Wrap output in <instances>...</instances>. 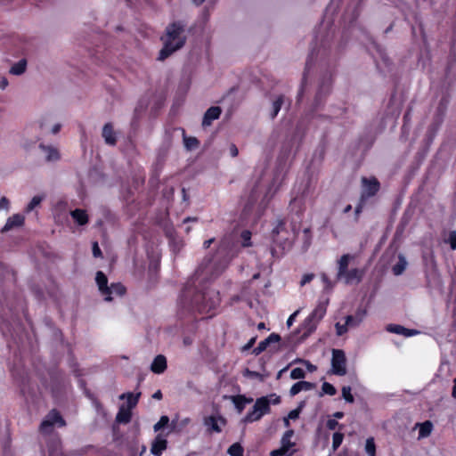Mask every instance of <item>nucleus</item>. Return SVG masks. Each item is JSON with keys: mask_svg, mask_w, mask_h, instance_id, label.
<instances>
[{"mask_svg": "<svg viewBox=\"0 0 456 456\" xmlns=\"http://www.w3.org/2000/svg\"><path fill=\"white\" fill-rule=\"evenodd\" d=\"M184 28L180 23H172L162 37L164 47L159 53V60H164L172 53L180 49L185 43Z\"/></svg>", "mask_w": 456, "mask_h": 456, "instance_id": "nucleus-1", "label": "nucleus"}, {"mask_svg": "<svg viewBox=\"0 0 456 456\" xmlns=\"http://www.w3.org/2000/svg\"><path fill=\"white\" fill-rule=\"evenodd\" d=\"M280 396L275 394L256 399L252 411L247 414L244 420L246 422L259 420L265 414H267L270 411L271 404H278L280 403Z\"/></svg>", "mask_w": 456, "mask_h": 456, "instance_id": "nucleus-2", "label": "nucleus"}, {"mask_svg": "<svg viewBox=\"0 0 456 456\" xmlns=\"http://www.w3.org/2000/svg\"><path fill=\"white\" fill-rule=\"evenodd\" d=\"M331 372L338 376L346 374V358L345 353L340 349L332 350Z\"/></svg>", "mask_w": 456, "mask_h": 456, "instance_id": "nucleus-3", "label": "nucleus"}, {"mask_svg": "<svg viewBox=\"0 0 456 456\" xmlns=\"http://www.w3.org/2000/svg\"><path fill=\"white\" fill-rule=\"evenodd\" d=\"M327 303H320L312 314L305 319L304 326L308 332H312L315 330L318 322L323 318L326 314Z\"/></svg>", "mask_w": 456, "mask_h": 456, "instance_id": "nucleus-4", "label": "nucleus"}, {"mask_svg": "<svg viewBox=\"0 0 456 456\" xmlns=\"http://www.w3.org/2000/svg\"><path fill=\"white\" fill-rule=\"evenodd\" d=\"M55 424L60 427H64L66 425L61 416L56 411H52L42 421L40 425V431L43 433H49L52 431V428Z\"/></svg>", "mask_w": 456, "mask_h": 456, "instance_id": "nucleus-5", "label": "nucleus"}, {"mask_svg": "<svg viewBox=\"0 0 456 456\" xmlns=\"http://www.w3.org/2000/svg\"><path fill=\"white\" fill-rule=\"evenodd\" d=\"M205 426L208 430L216 433H220L222 428L225 426L226 420L221 416H209L204 419Z\"/></svg>", "mask_w": 456, "mask_h": 456, "instance_id": "nucleus-6", "label": "nucleus"}, {"mask_svg": "<svg viewBox=\"0 0 456 456\" xmlns=\"http://www.w3.org/2000/svg\"><path fill=\"white\" fill-rule=\"evenodd\" d=\"M363 184V194L362 196L371 197L377 193L379 189V183L377 179H366L362 178V180Z\"/></svg>", "mask_w": 456, "mask_h": 456, "instance_id": "nucleus-7", "label": "nucleus"}, {"mask_svg": "<svg viewBox=\"0 0 456 456\" xmlns=\"http://www.w3.org/2000/svg\"><path fill=\"white\" fill-rule=\"evenodd\" d=\"M362 271L354 268L347 270L346 273L341 275L339 279L344 280L346 284L358 283L362 280Z\"/></svg>", "mask_w": 456, "mask_h": 456, "instance_id": "nucleus-8", "label": "nucleus"}, {"mask_svg": "<svg viewBox=\"0 0 456 456\" xmlns=\"http://www.w3.org/2000/svg\"><path fill=\"white\" fill-rule=\"evenodd\" d=\"M24 216L22 215H20V214H15L12 216H10L4 226L3 227L2 229V232H8L15 227H20L23 224H24Z\"/></svg>", "mask_w": 456, "mask_h": 456, "instance_id": "nucleus-9", "label": "nucleus"}, {"mask_svg": "<svg viewBox=\"0 0 456 456\" xmlns=\"http://www.w3.org/2000/svg\"><path fill=\"white\" fill-rule=\"evenodd\" d=\"M167 448V440L160 435L157 436L153 441L151 448V452L155 456H160L162 452Z\"/></svg>", "mask_w": 456, "mask_h": 456, "instance_id": "nucleus-10", "label": "nucleus"}, {"mask_svg": "<svg viewBox=\"0 0 456 456\" xmlns=\"http://www.w3.org/2000/svg\"><path fill=\"white\" fill-rule=\"evenodd\" d=\"M280 339L281 338L279 335L273 333L267 338L261 341L258 344V346L253 350V353L255 354H259L260 353L265 351L271 343H278Z\"/></svg>", "mask_w": 456, "mask_h": 456, "instance_id": "nucleus-11", "label": "nucleus"}, {"mask_svg": "<svg viewBox=\"0 0 456 456\" xmlns=\"http://www.w3.org/2000/svg\"><path fill=\"white\" fill-rule=\"evenodd\" d=\"M125 292H126V289L122 284L115 283V284H111L110 287L105 288V293L103 295L106 296L105 297L106 301H110L112 299L111 295L122 296L125 294Z\"/></svg>", "mask_w": 456, "mask_h": 456, "instance_id": "nucleus-12", "label": "nucleus"}, {"mask_svg": "<svg viewBox=\"0 0 456 456\" xmlns=\"http://www.w3.org/2000/svg\"><path fill=\"white\" fill-rule=\"evenodd\" d=\"M167 369V360L166 357L162 354H159L155 357L153 360L151 370L154 373L160 374L165 371Z\"/></svg>", "mask_w": 456, "mask_h": 456, "instance_id": "nucleus-13", "label": "nucleus"}, {"mask_svg": "<svg viewBox=\"0 0 456 456\" xmlns=\"http://www.w3.org/2000/svg\"><path fill=\"white\" fill-rule=\"evenodd\" d=\"M221 112L222 111L219 107L209 108L204 115L202 125L204 126H209L213 120L217 119L219 118Z\"/></svg>", "mask_w": 456, "mask_h": 456, "instance_id": "nucleus-14", "label": "nucleus"}, {"mask_svg": "<svg viewBox=\"0 0 456 456\" xmlns=\"http://www.w3.org/2000/svg\"><path fill=\"white\" fill-rule=\"evenodd\" d=\"M39 147L47 161H57L60 159V153L56 148L44 144H40Z\"/></svg>", "mask_w": 456, "mask_h": 456, "instance_id": "nucleus-15", "label": "nucleus"}, {"mask_svg": "<svg viewBox=\"0 0 456 456\" xmlns=\"http://www.w3.org/2000/svg\"><path fill=\"white\" fill-rule=\"evenodd\" d=\"M70 216L78 225H86L89 221L88 215L84 209L77 208L70 212Z\"/></svg>", "mask_w": 456, "mask_h": 456, "instance_id": "nucleus-16", "label": "nucleus"}, {"mask_svg": "<svg viewBox=\"0 0 456 456\" xmlns=\"http://www.w3.org/2000/svg\"><path fill=\"white\" fill-rule=\"evenodd\" d=\"M102 137L109 145H115L117 142L115 132L110 124H105L102 128Z\"/></svg>", "mask_w": 456, "mask_h": 456, "instance_id": "nucleus-17", "label": "nucleus"}, {"mask_svg": "<svg viewBox=\"0 0 456 456\" xmlns=\"http://www.w3.org/2000/svg\"><path fill=\"white\" fill-rule=\"evenodd\" d=\"M387 330L389 332L395 333V334H400V335H403L404 337H411V336L419 334L418 330L406 329V328H404V327H403L401 325H389L387 328Z\"/></svg>", "mask_w": 456, "mask_h": 456, "instance_id": "nucleus-18", "label": "nucleus"}, {"mask_svg": "<svg viewBox=\"0 0 456 456\" xmlns=\"http://www.w3.org/2000/svg\"><path fill=\"white\" fill-rule=\"evenodd\" d=\"M416 427L419 428V440L429 436L433 430V424L429 420H426L422 423H417Z\"/></svg>", "mask_w": 456, "mask_h": 456, "instance_id": "nucleus-19", "label": "nucleus"}, {"mask_svg": "<svg viewBox=\"0 0 456 456\" xmlns=\"http://www.w3.org/2000/svg\"><path fill=\"white\" fill-rule=\"evenodd\" d=\"M314 387V385L307 382V381H298L296 384H294L290 390L289 394L291 396H294L300 393L301 391H309Z\"/></svg>", "mask_w": 456, "mask_h": 456, "instance_id": "nucleus-20", "label": "nucleus"}, {"mask_svg": "<svg viewBox=\"0 0 456 456\" xmlns=\"http://www.w3.org/2000/svg\"><path fill=\"white\" fill-rule=\"evenodd\" d=\"M354 259V256L346 254L343 255L338 260V278H340L341 275L346 273L349 262Z\"/></svg>", "mask_w": 456, "mask_h": 456, "instance_id": "nucleus-21", "label": "nucleus"}, {"mask_svg": "<svg viewBox=\"0 0 456 456\" xmlns=\"http://www.w3.org/2000/svg\"><path fill=\"white\" fill-rule=\"evenodd\" d=\"M131 409L126 407V405H121L116 416V420L118 423H128L131 419Z\"/></svg>", "mask_w": 456, "mask_h": 456, "instance_id": "nucleus-22", "label": "nucleus"}, {"mask_svg": "<svg viewBox=\"0 0 456 456\" xmlns=\"http://www.w3.org/2000/svg\"><path fill=\"white\" fill-rule=\"evenodd\" d=\"M364 315V312H357L354 315L346 316V325L351 328L357 327L362 322Z\"/></svg>", "mask_w": 456, "mask_h": 456, "instance_id": "nucleus-23", "label": "nucleus"}, {"mask_svg": "<svg viewBox=\"0 0 456 456\" xmlns=\"http://www.w3.org/2000/svg\"><path fill=\"white\" fill-rule=\"evenodd\" d=\"M26 68L27 61L25 60H20L11 67L10 73L15 76H20L26 71Z\"/></svg>", "mask_w": 456, "mask_h": 456, "instance_id": "nucleus-24", "label": "nucleus"}, {"mask_svg": "<svg viewBox=\"0 0 456 456\" xmlns=\"http://www.w3.org/2000/svg\"><path fill=\"white\" fill-rule=\"evenodd\" d=\"M139 396H140V393H138L137 395H134L132 393H128V394H122L119 396V398L120 399L126 398L127 405H126V407H127V408L132 410L137 404Z\"/></svg>", "mask_w": 456, "mask_h": 456, "instance_id": "nucleus-25", "label": "nucleus"}, {"mask_svg": "<svg viewBox=\"0 0 456 456\" xmlns=\"http://www.w3.org/2000/svg\"><path fill=\"white\" fill-rule=\"evenodd\" d=\"M95 280H96V283L99 287V289L101 290V292L102 294H104L105 288H108V286H107L108 279H107L106 275L102 272L99 271L96 273Z\"/></svg>", "mask_w": 456, "mask_h": 456, "instance_id": "nucleus-26", "label": "nucleus"}, {"mask_svg": "<svg viewBox=\"0 0 456 456\" xmlns=\"http://www.w3.org/2000/svg\"><path fill=\"white\" fill-rule=\"evenodd\" d=\"M293 436V431L292 430H289L287 431L282 438H281V447H283L284 449H286L288 452L290 451V449L292 448V446L294 445V444L291 442V438Z\"/></svg>", "mask_w": 456, "mask_h": 456, "instance_id": "nucleus-27", "label": "nucleus"}, {"mask_svg": "<svg viewBox=\"0 0 456 456\" xmlns=\"http://www.w3.org/2000/svg\"><path fill=\"white\" fill-rule=\"evenodd\" d=\"M407 266V261L403 256H399V262L393 267L395 275L401 274Z\"/></svg>", "mask_w": 456, "mask_h": 456, "instance_id": "nucleus-28", "label": "nucleus"}, {"mask_svg": "<svg viewBox=\"0 0 456 456\" xmlns=\"http://www.w3.org/2000/svg\"><path fill=\"white\" fill-rule=\"evenodd\" d=\"M227 452L230 456H243V448L240 444L235 443L229 447Z\"/></svg>", "mask_w": 456, "mask_h": 456, "instance_id": "nucleus-29", "label": "nucleus"}, {"mask_svg": "<svg viewBox=\"0 0 456 456\" xmlns=\"http://www.w3.org/2000/svg\"><path fill=\"white\" fill-rule=\"evenodd\" d=\"M365 451L369 456H376V445L374 438L370 437L366 440Z\"/></svg>", "mask_w": 456, "mask_h": 456, "instance_id": "nucleus-30", "label": "nucleus"}, {"mask_svg": "<svg viewBox=\"0 0 456 456\" xmlns=\"http://www.w3.org/2000/svg\"><path fill=\"white\" fill-rule=\"evenodd\" d=\"M250 401L246 399L244 396L242 395H240V396H237V397H234L233 398V403L234 404L236 405V407L238 408L239 411H242L245 404L247 403H249Z\"/></svg>", "mask_w": 456, "mask_h": 456, "instance_id": "nucleus-31", "label": "nucleus"}, {"mask_svg": "<svg viewBox=\"0 0 456 456\" xmlns=\"http://www.w3.org/2000/svg\"><path fill=\"white\" fill-rule=\"evenodd\" d=\"M282 102H283V97L282 96H279L273 103V113H272V118H275L277 116V114L279 113L281 108V105H282Z\"/></svg>", "mask_w": 456, "mask_h": 456, "instance_id": "nucleus-32", "label": "nucleus"}, {"mask_svg": "<svg viewBox=\"0 0 456 456\" xmlns=\"http://www.w3.org/2000/svg\"><path fill=\"white\" fill-rule=\"evenodd\" d=\"M184 144L187 149L191 150L199 146V141L195 137H184Z\"/></svg>", "mask_w": 456, "mask_h": 456, "instance_id": "nucleus-33", "label": "nucleus"}, {"mask_svg": "<svg viewBox=\"0 0 456 456\" xmlns=\"http://www.w3.org/2000/svg\"><path fill=\"white\" fill-rule=\"evenodd\" d=\"M322 390L324 394H327L329 395H334L337 393L336 388L333 385L324 382L322 386Z\"/></svg>", "mask_w": 456, "mask_h": 456, "instance_id": "nucleus-34", "label": "nucleus"}, {"mask_svg": "<svg viewBox=\"0 0 456 456\" xmlns=\"http://www.w3.org/2000/svg\"><path fill=\"white\" fill-rule=\"evenodd\" d=\"M342 396L343 398L348 402L353 403L354 402V396L351 393V387H342Z\"/></svg>", "mask_w": 456, "mask_h": 456, "instance_id": "nucleus-35", "label": "nucleus"}, {"mask_svg": "<svg viewBox=\"0 0 456 456\" xmlns=\"http://www.w3.org/2000/svg\"><path fill=\"white\" fill-rule=\"evenodd\" d=\"M343 434L341 433H334L332 437V446L334 450H337L343 441Z\"/></svg>", "mask_w": 456, "mask_h": 456, "instance_id": "nucleus-36", "label": "nucleus"}, {"mask_svg": "<svg viewBox=\"0 0 456 456\" xmlns=\"http://www.w3.org/2000/svg\"><path fill=\"white\" fill-rule=\"evenodd\" d=\"M305 373L304 370L301 368H295L290 372V378L292 379H303V378H305Z\"/></svg>", "mask_w": 456, "mask_h": 456, "instance_id": "nucleus-37", "label": "nucleus"}, {"mask_svg": "<svg viewBox=\"0 0 456 456\" xmlns=\"http://www.w3.org/2000/svg\"><path fill=\"white\" fill-rule=\"evenodd\" d=\"M169 422V419L167 416H162L159 420L154 425V431H159L165 426H167Z\"/></svg>", "mask_w": 456, "mask_h": 456, "instance_id": "nucleus-38", "label": "nucleus"}, {"mask_svg": "<svg viewBox=\"0 0 456 456\" xmlns=\"http://www.w3.org/2000/svg\"><path fill=\"white\" fill-rule=\"evenodd\" d=\"M41 201H42V198L41 197H39V196L33 197L31 201L28 203L26 210L28 212L32 211L36 207H37L41 203Z\"/></svg>", "mask_w": 456, "mask_h": 456, "instance_id": "nucleus-39", "label": "nucleus"}, {"mask_svg": "<svg viewBox=\"0 0 456 456\" xmlns=\"http://www.w3.org/2000/svg\"><path fill=\"white\" fill-rule=\"evenodd\" d=\"M291 452H288L283 447H280L279 449L273 450L271 452L270 456H290Z\"/></svg>", "mask_w": 456, "mask_h": 456, "instance_id": "nucleus-40", "label": "nucleus"}, {"mask_svg": "<svg viewBox=\"0 0 456 456\" xmlns=\"http://www.w3.org/2000/svg\"><path fill=\"white\" fill-rule=\"evenodd\" d=\"M241 239H242V245L244 247H249L251 245L250 239H251V233L248 231H244L241 233Z\"/></svg>", "mask_w": 456, "mask_h": 456, "instance_id": "nucleus-41", "label": "nucleus"}, {"mask_svg": "<svg viewBox=\"0 0 456 456\" xmlns=\"http://www.w3.org/2000/svg\"><path fill=\"white\" fill-rule=\"evenodd\" d=\"M351 327L347 326L346 325V322H345V324H340L339 322H338L336 324V331H337V335L338 336H341L343 335L344 333H346L348 329H350Z\"/></svg>", "mask_w": 456, "mask_h": 456, "instance_id": "nucleus-42", "label": "nucleus"}, {"mask_svg": "<svg viewBox=\"0 0 456 456\" xmlns=\"http://www.w3.org/2000/svg\"><path fill=\"white\" fill-rule=\"evenodd\" d=\"M447 242L450 244L452 249H456V232H451L449 233Z\"/></svg>", "mask_w": 456, "mask_h": 456, "instance_id": "nucleus-43", "label": "nucleus"}, {"mask_svg": "<svg viewBox=\"0 0 456 456\" xmlns=\"http://www.w3.org/2000/svg\"><path fill=\"white\" fill-rule=\"evenodd\" d=\"M296 362H302L305 365L306 369L310 371V372H314L316 370V366L312 364L310 362L308 361H305V360H300V359H297L296 360Z\"/></svg>", "mask_w": 456, "mask_h": 456, "instance_id": "nucleus-44", "label": "nucleus"}, {"mask_svg": "<svg viewBox=\"0 0 456 456\" xmlns=\"http://www.w3.org/2000/svg\"><path fill=\"white\" fill-rule=\"evenodd\" d=\"M9 205H10V202H9L8 199L6 197H2L0 200V210H2V209L8 210Z\"/></svg>", "mask_w": 456, "mask_h": 456, "instance_id": "nucleus-45", "label": "nucleus"}, {"mask_svg": "<svg viewBox=\"0 0 456 456\" xmlns=\"http://www.w3.org/2000/svg\"><path fill=\"white\" fill-rule=\"evenodd\" d=\"M93 255H94V257L102 256V251L100 249L98 242H94L93 243Z\"/></svg>", "mask_w": 456, "mask_h": 456, "instance_id": "nucleus-46", "label": "nucleus"}, {"mask_svg": "<svg viewBox=\"0 0 456 456\" xmlns=\"http://www.w3.org/2000/svg\"><path fill=\"white\" fill-rule=\"evenodd\" d=\"M314 278V274L308 273L305 274L300 281L301 286L305 285L306 283L310 282Z\"/></svg>", "mask_w": 456, "mask_h": 456, "instance_id": "nucleus-47", "label": "nucleus"}, {"mask_svg": "<svg viewBox=\"0 0 456 456\" xmlns=\"http://www.w3.org/2000/svg\"><path fill=\"white\" fill-rule=\"evenodd\" d=\"M299 313V310H297L296 312H294L289 317V319L287 320V325L289 327H290L296 318V316Z\"/></svg>", "mask_w": 456, "mask_h": 456, "instance_id": "nucleus-48", "label": "nucleus"}, {"mask_svg": "<svg viewBox=\"0 0 456 456\" xmlns=\"http://www.w3.org/2000/svg\"><path fill=\"white\" fill-rule=\"evenodd\" d=\"M338 425V421L335 420V419H329L327 421V427L330 428V429H335L336 427Z\"/></svg>", "mask_w": 456, "mask_h": 456, "instance_id": "nucleus-49", "label": "nucleus"}, {"mask_svg": "<svg viewBox=\"0 0 456 456\" xmlns=\"http://www.w3.org/2000/svg\"><path fill=\"white\" fill-rule=\"evenodd\" d=\"M299 410H293L289 413V419H296L298 418Z\"/></svg>", "mask_w": 456, "mask_h": 456, "instance_id": "nucleus-50", "label": "nucleus"}, {"mask_svg": "<svg viewBox=\"0 0 456 456\" xmlns=\"http://www.w3.org/2000/svg\"><path fill=\"white\" fill-rule=\"evenodd\" d=\"M256 338H252L243 347L242 350L246 351L248 350L255 343Z\"/></svg>", "mask_w": 456, "mask_h": 456, "instance_id": "nucleus-51", "label": "nucleus"}, {"mask_svg": "<svg viewBox=\"0 0 456 456\" xmlns=\"http://www.w3.org/2000/svg\"><path fill=\"white\" fill-rule=\"evenodd\" d=\"M8 86V80L5 77H2L0 80V88L5 89Z\"/></svg>", "mask_w": 456, "mask_h": 456, "instance_id": "nucleus-52", "label": "nucleus"}, {"mask_svg": "<svg viewBox=\"0 0 456 456\" xmlns=\"http://www.w3.org/2000/svg\"><path fill=\"white\" fill-rule=\"evenodd\" d=\"M230 151L232 157H236L238 155V149L234 144L231 145Z\"/></svg>", "mask_w": 456, "mask_h": 456, "instance_id": "nucleus-53", "label": "nucleus"}, {"mask_svg": "<svg viewBox=\"0 0 456 456\" xmlns=\"http://www.w3.org/2000/svg\"><path fill=\"white\" fill-rule=\"evenodd\" d=\"M214 240H215V239H213V238H212V239H209V240H206V241L204 242V244H203L204 248H209V247H210V245L214 242Z\"/></svg>", "mask_w": 456, "mask_h": 456, "instance_id": "nucleus-54", "label": "nucleus"}, {"mask_svg": "<svg viewBox=\"0 0 456 456\" xmlns=\"http://www.w3.org/2000/svg\"><path fill=\"white\" fill-rule=\"evenodd\" d=\"M452 396L456 399V378L453 379V387L452 391Z\"/></svg>", "mask_w": 456, "mask_h": 456, "instance_id": "nucleus-55", "label": "nucleus"}, {"mask_svg": "<svg viewBox=\"0 0 456 456\" xmlns=\"http://www.w3.org/2000/svg\"><path fill=\"white\" fill-rule=\"evenodd\" d=\"M152 397L155 398V399L159 400V399L162 398V394H161V392L159 390H158L157 392H155L153 394Z\"/></svg>", "mask_w": 456, "mask_h": 456, "instance_id": "nucleus-56", "label": "nucleus"}, {"mask_svg": "<svg viewBox=\"0 0 456 456\" xmlns=\"http://www.w3.org/2000/svg\"><path fill=\"white\" fill-rule=\"evenodd\" d=\"M60 128H61V126L59 124L54 125L52 128V133L57 134L59 132Z\"/></svg>", "mask_w": 456, "mask_h": 456, "instance_id": "nucleus-57", "label": "nucleus"}, {"mask_svg": "<svg viewBox=\"0 0 456 456\" xmlns=\"http://www.w3.org/2000/svg\"><path fill=\"white\" fill-rule=\"evenodd\" d=\"M322 279L323 282H325L327 284L328 287H331V285H330V283L326 274H322Z\"/></svg>", "mask_w": 456, "mask_h": 456, "instance_id": "nucleus-58", "label": "nucleus"}, {"mask_svg": "<svg viewBox=\"0 0 456 456\" xmlns=\"http://www.w3.org/2000/svg\"><path fill=\"white\" fill-rule=\"evenodd\" d=\"M247 374L249 375L250 377H254V378H256L259 376V374L257 372L249 371V370H247Z\"/></svg>", "mask_w": 456, "mask_h": 456, "instance_id": "nucleus-59", "label": "nucleus"}, {"mask_svg": "<svg viewBox=\"0 0 456 456\" xmlns=\"http://www.w3.org/2000/svg\"><path fill=\"white\" fill-rule=\"evenodd\" d=\"M343 412L341 411H337L336 413H334V417L337 418V419H341L343 417Z\"/></svg>", "mask_w": 456, "mask_h": 456, "instance_id": "nucleus-60", "label": "nucleus"}, {"mask_svg": "<svg viewBox=\"0 0 456 456\" xmlns=\"http://www.w3.org/2000/svg\"><path fill=\"white\" fill-rule=\"evenodd\" d=\"M257 328H258L259 330L265 329V323H264V322H260V323L257 325Z\"/></svg>", "mask_w": 456, "mask_h": 456, "instance_id": "nucleus-61", "label": "nucleus"}, {"mask_svg": "<svg viewBox=\"0 0 456 456\" xmlns=\"http://www.w3.org/2000/svg\"><path fill=\"white\" fill-rule=\"evenodd\" d=\"M350 210H351V206H350V205H348V206H346V208L344 209V212H345V213H347V212H349Z\"/></svg>", "mask_w": 456, "mask_h": 456, "instance_id": "nucleus-62", "label": "nucleus"}, {"mask_svg": "<svg viewBox=\"0 0 456 456\" xmlns=\"http://www.w3.org/2000/svg\"><path fill=\"white\" fill-rule=\"evenodd\" d=\"M193 3H195L196 4H202L205 0H192Z\"/></svg>", "mask_w": 456, "mask_h": 456, "instance_id": "nucleus-63", "label": "nucleus"}, {"mask_svg": "<svg viewBox=\"0 0 456 456\" xmlns=\"http://www.w3.org/2000/svg\"><path fill=\"white\" fill-rule=\"evenodd\" d=\"M356 214H359L361 212V207H357L355 210Z\"/></svg>", "mask_w": 456, "mask_h": 456, "instance_id": "nucleus-64", "label": "nucleus"}]
</instances>
